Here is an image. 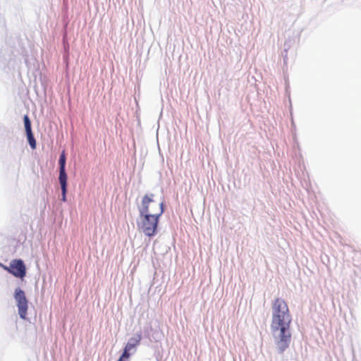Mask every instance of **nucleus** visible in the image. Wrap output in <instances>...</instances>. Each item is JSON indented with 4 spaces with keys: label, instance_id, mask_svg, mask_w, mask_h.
<instances>
[{
    "label": "nucleus",
    "instance_id": "nucleus-4",
    "mask_svg": "<svg viewBox=\"0 0 361 361\" xmlns=\"http://www.w3.org/2000/svg\"><path fill=\"white\" fill-rule=\"evenodd\" d=\"M4 270L16 277L23 279L26 275V267L22 259H13L9 267L2 265Z\"/></svg>",
    "mask_w": 361,
    "mask_h": 361
},
{
    "label": "nucleus",
    "instance_id": "nucleus-1",
    "mask_svg": "<svg viewBox=\"0 0 361 361\" xmlns=\"http://www.w3.org/2000/svg\"><path fill=\"white\" fill-rule=\"evenodd\" d=\"M271 331L276 338L278 350L283 353L291 341L292 317L287 302L282 298H276L271 304Z\"/></svg>",
    "mask_w": 361,
    "mask_h": 361
},
{
    "label": "nucleus",
    "instance_id": "nucleus-9",
    "mask_svg": "<svg viewBox=\"0 0 361 361\" xmlns=\"http://www.w3.org/2000/svg\"><path fill=\"white\" fill-rule=\"evenodd\" d=\"M61 188V200L63 202L66 201V192H67V179H59Z\"/></svg>",
    "mask_w": 361,
    "mask_h": 361
},
{
    "label": "nucleus",
    "instance_id": "nucleus-2",
    "mask_svg": "<svg viewBox=\"0 0 361 361\" xmlns=\"http://www.w3.org/2000/svg\"><path fill=\"white\" fill-rule=\"evenodd\" d=\"M140 221L137 223V228L140 232L148 237L154 236L157 233L159 218L161 216V211L157 208L156 214H149L147 204L143 203L142 207H138Z\"/></svg>",
    "mask_w": 361,
    "mask_h": 361
},
{
    "label": "nucleus",
    "instance_id": "nucleus-7",
    "mask_svg": "<svg viewBox=\"0 0 361 361\" xmlns=\"http://www.w3.org/2000/svg\"><path fill=\"white\" fill-rule=\"evenodd\" d=\"M66 153L65 151H63L60 155L59 158V179H67V174L66 173Z\"/></svg>",
    "mask_w": 361,
    "mask_h": 361
},
{
    "label": "nucleus",
    "instance_id": "nucleus-10",
    "mask_svg": "<svg viewBox=\"0 0 361 361\" xmlns=\"http://www.w3.org/2000/svg\"><path fill=\"white\" fill-rule=\"evenodd\" d=\"M129 351L130 350H127V348L125 347L124 350L119 358L124 360L126 361H128V359L130 356Z\"/></svg>",
    "mask_w": 361,
    "mask_h": 361
},
{
    "label": "nucleus",
    "instance_id": "nucleus-5",
    "mask_svg": "<svg viewBox=\"0 0 361 361\" xmlns=\"http://www.w3.org/2000/svg\"><path fill=\"white\" fill-rule=\"evenodd\" d=\"M154 195L152 193L145 194L141 201L140 205L138 207H142L143 203L145 202L147 206L149 214H156L157 212V208L161 209V214L164 213V203L163 202H157L154 199Z\"/></svg>",
    "mask_w": 361,
    "mask_h": 361
},
{
    "label": "nucleus",
    "instance_id": "nucleus-3",
    "mask_svg": "<svg viewBox=\"0 0 361 361\" xmlns=\"http://www.w3.org/2000/svg\"><path fill=\"white\" fill-rule=\"evenodd\" d=\"M14 298L16 301L18 314L21 319H26L28 309V301L25 292L19 288L15 289Z\"/></svg>",
    "mask_w": 361,
    "mask_h": 361
},
{
    "label": "nucleus",
    "instance_id": "nucleus-6",
    "mask_svg": "<svg viewBox=\"0 0 361 361\" xmlns=\"http://www.w3.org/2000/svg\"><path fill=\"white\" fill-rule=\"evenodd\" d=\"M23 121L27 141L30 147L35 149H36L37 143L32 131L31 122L27 115L24 116Z\"/></svg>",
    "mask_w": 361,
    "mask_h": 361
},
{
    "label": "nucleus",
    "instance_id": "nucleus-8",
    "mask_svg": "<svg viewBox=\"0 0 361 361\" xmlns=\"http://www.w3.org/2000/svg\"><path fill=\"white\" fill-rule=\"evenodd\" d=\"M140 335H137L136 338H131L125 347L127 348V350H130L140 344Z\"/></svg>",
    "mask_w": 361,
    "mask_h": 361
}]
</instances>
